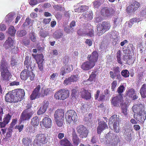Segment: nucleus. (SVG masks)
Returning <instances> with one entry per match:
<instances>
[{
    "instance_id": "69168bd1",
    "label": "nucleus",
    "mask_w": 146,
    "mask_h": 146,
    "mask_svg": "<svg viewBox=\"0 0 146 146\" xmlns=\"http://www.w3.org/2000/svg\"><path fill=\"white\" fill-rule=\"evenodd\" d=\"M111 42L112 44L114 46L116 45L117 44H118L119 41V38H116L113 39H111Z\"/></svg>"
},
{
    "instance_id": "2eb2a0df",
    "label": "nucleus",
    "mask_w": 146,
    "mask_h": 146,
    "mask_svg": "<svg viewBox=\"0 0 146 146\" xmlns=\"http://www.w3.org/2000/svg\"><path fill=\"white\" fill-rule=\"evenodd\" d=\"M95 66L88 60L84 62L81 65V68L84 70L87 71L93 68Z\"/></svg>"
},
{
    "instance_id": "338daca9",
    "label": "nucleus",
    "mask_w": 146,
    "mask_h": 146,
    "mask_svg": "<svg viewBox=\"0 0 146 146\" xmlns=\"http://www.w3.org/2000/svg\"><path fill=\"white\" fill-rule=\"evenodd\" d=\"M101 5L100 3L98 1H95L93 2V5L95 8H98Z\"/></svg>"
},
{
    "instance_id": "6ab92c4d",
    "label": "nucleus",
    "mask_w": 146,
    "mask_h": 146,
    "mask_svg": "<svg viewBox=\"0 0 146 146\" xmlns=\"http://www.w3.org/2000/svg\"><path fill=\"white\" fill-rule=\"evenodd\" d=\"M42 145L46 144L48 141L47 137L44 134L39 133L37 134L36 136Z\"/></svg>"
},
{
    "instance_id": "20e7f679",
    "label": "nucleus",
    "mask_w": 146,
    "mask_h": 146,
    "mask_svg": "<svg viewBox=\"0 0 146 146\" xmlns=\"http://www.w3.org/2000/svg\"><path fill=\"white\" fill-rule=\"evenodd\" d=\"M13 95L16 103L21 101L25 96V92L23 89H17L11 91Z\"/></svg>"
},
{
    "instance_id": "5701e85b",
    "label": "nucleus",
    "mask_w": 146,
    "mask_h": 146,
    "mask_svg": "<svg viewBox=\"0 0 146 146\" xmlns=\"http://www.w3.org/2000/svg\"><path fill=\"white\" fill-rule=\"evenodd\" d=\"M27 69H24L20 73V78L23 80L26 81L27 79V77L29 70Z\"/></svg>"
},
{
    "instance_id": "b1692460",
    "label": "nucleus",
    "mask_w": 146,
    "mask_h": 146,
    "mask_svg": "<svg viewBox=\"0 0 146 146\" xmlns=\"http://www.w3.org/2000/svg\"><path fill=\"white\" fill-rule=\"evenodd\" d=\"M131 132V130L129 129H126L124 132V137L126 140L128 141H130L132 139Z\"/></svg>"
},
{
    "instance_id": "4d7b16f0",
    "label": "nucleus",
    "mask_w": 146,
    "mask_h": 146,
    "mask_svg": "<svg viewBox=\"0 0 146 146\" xmlns=\"http://www.w3.org/2000/svg\"><path fill=\"white\" fill-rule=\"evenodd\" d=\"M31 19L29 18H27L25 22L23 24V27H25L29 25L31 23Z\"/></svg>"
},
{
    "instance_id": "864d4df0",
    "label": "nucleus",
    "mask_w": 146,
    "mask_h": 146,
    "mask_svg": "<svg viewBox=\"0 0 146 146\" xmlns=\"http://www.w3.org/2000/svg\"><path fill=\"white\" fill-rule=\"evenodd\" d=\"M33 146H41L42 145V144L40 143L39 141L37 139L36 137L33 141Z\"/></svg>"
},
{
    "instance_id": "de8ad7c7",
    "label": "nucleus",
    "mask_w": 146,
    "mask_h": 146,
    "mask_svg": "<svg viewBox=\"0 0 146 146\" xmlns=\"http://www.w3.org/2000/svg\"><path fill=\"white\" fill-rule=\"evenodd\" d=\"M125 90V87L123 85H120L117 89V92L118 95L121 96V94Z\"/></svg>"
},
{
    "instance_id": "3c124183",
    "label": "nucleus",
    "mask_w": 146,
    "mask_h": 146,
    "mask_svg": "<svg viewBox=\"0 0 146 146\" xmlns=\"http://www.w3.org/2000/svg\"><path fill=\"white\" fill-rule=\"evenodd\" d=\"M35 76L34 73L32 71H29L27 77V79L29 78L31 81H33L35 79Z\"/></svg>"
},
{
    "instance_id": "412c9836",
    "label": "nucleus",
    "mask_w": 146,
    "mask_h": 146,
    "mask_svg": "<svg viewBox=\"0 0 146 146\" xmlns=\"http://www.w3.org/2000/svg\"><path fill=\"white\" fill-rule=\"evenodd\" d=\"M55 119L64 118V110L62 109H58L55 111L54 115Z\"/></svg>"
},
{
    "instance_id": "6e6d98bb",
    "label": "nucleus",
    "mask_w": 146,
    "mask_h": 146,
    "mask_svg": "<svg viewBox=\"0 0 146 146\" xmlns=\"http://www.w3.org/2000/svg\"><path fill=\"white\" fill-rule=\"evenodd\" d=\"M71 79L70 77L68 78H66L65 80L64 81L63 84L64 85L67 86L69 84H70L72 82L70 80Z\"/></svg>"
},
{
    "instance_id": "bf43d9fd",
    "label": "nucleus",
    "mask_w": 146,
    "mask_h": 146,
    "mask_svg": "<svg viewBox=\"0 0 146 146\" xmlns=\"http://www.w3.org/2000/svg\"><path fill=\"white\" fill-rule=\"evenodd\" d=\"M113 23L114 24V26H116L119 25L120 23V20L119 19L117 18L114 19L113 20Z\"/></svg>"
},
{
    "instance_id": "dca6fc26",
    "label": "nucleus",
    "mask_w": 146,
    "mask_h": 146,
    "mask_svg": "<svg viewBox=\"0 0 146 146\" xmlns=\"http://www.w3.org/2000/svg\"><path fill=\"white\" fill-rule=\"evenodd\" d=\"M49 102L48 101H44L42 103V105L37 112V114L40 115L44 113L48 107Z\"/></svg>"
},
{
    "instance_id": "a878e982",
    "label": "nucleus",
    "mask_w": 146,
    "mask_h": 146,
    "mask_svg": "<svg viewBox=\"0 0 146 146\" xmlns=\"http://www.w3.org/2000/svg\"><path fill=\"white\" fill-rule=\"evenodd\" d=\"M81 96L86 100L90 99L91 98V94L88 90H84L81 92Z\"/></svg>"
},
{
    "instance_id": "f3484780",
    "label": "nucleus",
    "mask_w": 146,
    "mask_h": 146,
    "mask_svg": "<svg viewBox=\"0 0 146 146\" xmlns=\"http://www.w3.org/2000/svg\"><path fill=\"white\" fill-rule=\"evenodd\" d=\"M98 124L97 128V133L98 134H100L102 131L107 128L108 126L104 121H100L99 123Z\"/></svg>"
},
{
    "instance_id": "5fc2aeb1",
    "label": "nucleus",
    "mask_w": 146,
    "mask_h": 146,
    "mask_svg": "<svg viewBox=\"0 0 146 146\" xmlns=\"http://www.w3.org/2000/svg\"><path fill=\"white\" fill-rule=\"evenodd\" d=\"M117 85V81L114 80L111 84V89L112 91H115V89Z\"/></svg>"
},
{
    "instance_id": "a19ab883",
    "label": "nucleus",
    "mask_w": 146,
    "mask_h": 146,
    "mask_svg": "<svg viewBox=\"0 0 146 146\" xmlns=\"http://www.w3.org/2000/svg\"><path fill=\"white\" fill-rule=\"evenodd\" d=\"M64 118L55 119V121L56 124L59 127H61L63 124Z\"/></svg>"
},
{
    "instance_id": "c85d7f7f",
    "label": "nucleus",
    "mask_w": 146,
    "mask_h": 146,
    "mask_svg": "<svg viewBox=\"0 0 146 146\" xmlns=\"http://www.w3.org/2000/svg\"><path fill=\"white\" fill-rule=\"evenodd\" d=\"M32 55L34 56L37 63L43 62V61L44 60V57L42 54H37L36 55H34L33 54Z\"/></svg>"
},
{
    "instance_id": "ddd939ff",
    "label": "nucleus",
    "mask_w": 146,
    "mask_h": 146,
    "mask_svg": "<svg viewBox=\"0 0 146 146\" xmlns=\"http://www.w3.org/2000/svg\"><path fill=\"white\" fill-rule=\"evenodd\" d=\"M4 46L6 49L12 50L15 48V46L14 45V41L9 37L5 41Z\"/></svg>"
},
{
    "instance_id": "49530a36",
    "label": "nucleus",
    "mask_w": 146,
    "mask_h": 146,
    "mask_svg": "<svg viewBox=\"0 0 146 146\" xmlns=\"http://www.w3.org/2000/svg\"><path fill=\"white\" fill-rule=\"evenodd\" d=\"M27 34L26 31L24 30L18 31L17 34L20 37H22L25 36Z\"/></svg>"
},
{
    "instance_id": "774afa93",
    "label": "nucleus",
    "mask_w": 146,
    "mask_h": 146,
    "mask_svg": "<svg viewBox=\"0 0 146 146\" xmlns=\"http://www.w3.org/2000/svg\"><path fill=\"white\" fill-rule=\"evenodd\" d=\"M17 62L16 60L13 58H11V64L12 66H14L17 65Z\"/></svg>"
},
{
    "instance_id": "4c0bfd02",
    "label": "nucleus",
    "mask_w": 146,
    "mask_h": 146,
    "mask_svg": "<svg viewBox=\"0 0 146 146\" xmlns=\"http://www.w3.org/2000/svg\"><path fill=\"white\" fill-rule=\"evenodd\" d=\"M134 8L133 6L131 5V4L130 5L128 6L126 8V11L128 13H133L135 12L137 10L135 9L134 10Z\"/></svg>"
},
{
    "instance_id": "c756f323",
    "label": "nucleus",
    "mask_w": 146,
    "mask_h": 146,
    "mask_svg": "<svg viewBox=\"0 0 146 146\" xmlns=\"http://www.w3.org/2000/svg\"><path fill=\"white\" fill-rule=\"evenodd\" d=\"M140 93L142 97L145 98L146 97V84H143L140 90Z\"/></svg>"
},
{
    "instance_id": "c03bdc74",
    "label": "nucleus",
    "mask_w": 146,
    "mask_h": 146,
    "mask_svg": "<svg viewBox=\"0 0 146 146\" xmlns=\"http://www.w3.org/2000/svg\"><path fill=\"white\" fill-rule=\"evenodd\" d=\"M40 36L42 38H45L48 35L49 33L48 31H44L42 29L40 31Z\"/></svg>"
},
{
    "instance_id": "473e14b6",
    "label": "nucleus",
    "mask_w": 146,
    "mask_h": 146,
    "mask_svg": "<svg viewBox=\"0 0 146 146\" xmlns=\"http://www.w3.org/2000/svg\"><path fill=\"white\" fill-rule=\"evenodd\" d=\"M22 141L24 146H29L31 142V139L28 137L23 138Z\"/></svg>"
},
{
    "instance_id": "052dcab7",
    "label": "nucleus",
    "mask_w": 146,
    "mask_h": 146,
    "mask_svg": "<svg viewBox=\"0 0 146 146\" xmlns=\"http://www.w3.org/2000/svg\"><path fill=\"white\" fill-rule=\"evenodd\" d=\"M27 132H28L29 133H34L35 132V130L33 129V127L32 126H29L27 128Z\"/></svg>"
},
{
    "instance_id": "39448f33",
    "label": "nucleus",
    "mask_w": 146,
    "mask_h": 146,
    "mask_svg": "<svg viewBox=\"0 0 146 146\" xmlns=\"http://www.w3.org/2000/svg\"><path fill=\"white\" fill-rule=\"evenodd\" d=\"M24 64L27 69L30 70L32 69V67L33 68L35 66L36 62L31 56H27L25 57Z\"/></svg>"
},
{
    "instance_id": "aec40b11",
    "label": "nucleus",
    "mask_w": 146,
    "mask_h": 146,
    "mask_svg": "<svg viewBox=\"0 0 146 146\" xmlns=\"http://www.w3.org/2000/svg\"><path fill=\"white\" fill-rule=\"evenodd\" d=\"M5 101L11 103H16L15 99L11 91L6 94L5 95Z\"/></svg>"
},
{
    "instance_id": "a211bd4d",
    "label": "nucleus",
    "mask_w": 146,
    "mask_h": 146,
    "mask_svg": "<svg viewBox=\"0 0 146 146\" xmlns=\"http://www.w3.org/2000/svg\"><path fill=\"white\" fill-rule=\"evenodd\" d=\"M0 64V71L1 73L9 71L8 68V64L4 60H1Z\"/></svg>"
},
{
    "instance_id": "f8f14e48",
    "label": "nucleus",
    "mask_w": 146,
    "mask_h": 146,
    "mask_svg": "<svg viewBox=\"0 0 146 146\" xmlns=\"http://www.w3.org/2000/svg\"><path fill=\"white\" fill-rule=\"evenodd\" d=\"M115 11L112 8L109 9L107 7H104L102 9L100 13L103 16L108 17L112 15L114 13Z\"/></svg>"
},
{
    "instance_id": "423d86ee",
    "label": "nucleus",
    "mask_w": 146,
    "mask_h": 146,
    "mask_svg": "<svg viewBox=\"0 0 146 146\" xmlns=\"http://www.w3.org/2000/svg\"><path fill=\"white\" fill-rule=\"evenodd\" d=\"M76 131L80 138H83L87 137L88 131L86 127L83 125H80L77 127Z\"/></svg>"
},
{
    "instance_id": "4468645a",
    "label": "nucleus",
    "mask_w": 146,
    "mask_h": 146,
    "mask_svg": "<svg viewBox=\"0 0 146 146\" xmlns=\"http://www.w3.org/2000/svg\"><path fill=\"white\" fill-rule=\"evenodd\" d=\"M72 140L74 145L77 146L81 142V140L78 138L75 130L72 129Z\"/></svg>"
},
{
    "instance_id": "f257e3e1",
    "label": "nucleus",
    "mask_w": 146,
    "mask_h": 146,
    "mask_svg": "<svg viewBox=\"0 0 146 146\" xmlns=\"http://www.w3.org/2000/svg\"><path fill=\"white\" fill-rule=\"evenodd\" d=\"M132 109L135 113L134 118L138 121L143 123L146 119V112L143 104L140 103L135 105Z\"/></svg>"
},
{
    "instance_id": "6e6552de",
    "label": "nucleus",
    "mask_w": 146,
    "mask_h": 146,
    "mask_svg": "<svg viewBox=\"0 0 146 146\" xmlns=\"http://www.w3.org/2000/svg\"><path fill=\"white\" fill-rule=\"evenodd\" d=\"M77 33L80 36H88L90 37H93L94 36V32L93 28L87 29L85 31L82 29H79L77 31Z\"/></svg>"
},
{
    "instance_id": "7ed1b4c3",
    "label": "nucleus",
    "mask_w": 146,
    "mask_h": 146,
    "mask_svg": "<svg viewBox=\"0 0 146 146\" xmlns=\"http://www.w3.org/2000/svg\"><path fill=\"white\" fill-rule=\"evenodd\" d=\"M65 119L67 124L70 123L72 121L76 122L77 116L76 112L73 110H69L66 112Z\"/></svg>"
},
{
    "instance_id": "37998d69",
    "label": "nucleus",
    "mask_w": 146,
    "mask_h": 146,
    "mask_svg": "<svg viewBox=\"0 0 146 146\" xmlns=\"http://www.w3.org/2000/svg\"><path fill=\"white\" fill-rule=\"evenodd\" d=\"M53 35L54 38L58 39L62 37L63 35V34L62 33L57 31L55 32Z\"/></svg>"
},
{
    "instance_id": "0eeeda50",
    "label": "nucleus",
    "mask_w": 146,
    "mask_h": 146,
    "mask_svg": "<svg viewBox=\"0 0 146 146\" xmlns=\"http://www.w3.org/2000/svg\"><path fill=\"white\" fill-rule=\"evenodd\" d=\"M33 114V111L24 110L20 116V121L22 122L29 120L32 117Z\"/></svg>"
},
{
    "instance_id": "9d476101",
    "label": "nucleus",
    "mask_w": 146,
    "mask_h": 146,
    "mask_svg": "<svg viewBox=\"0 0 146 146\" xmlns=\"http://www.w3.org/2000/svg\"><path fill=\"white\" fill-rule=\"evenodd\" d=\"M122 96L118 95L112 98L111 100V104L114 107H117L122 103Z\"/></svg>"
},
{
    "instance_id": "4be33fe9",
    "label": "nucleus",
    "mask_w": 146,
    "mask_h": 146,
    "mask_svg": "<svg viewBox=\"0 0 146 146\" xmlns=\"http://www.w3.org/2000/svg\"><path fill=\"white\" fill-rule=\"evenodd\" d=\"M113 72L110 71V77L112 79H114L115 77V75L120 73L119 67L118 66L115 67L113 68Z\"/></svg>"
},
{
    "instance_id": "09e8293b",
    "label": "nucleus",
    "mask_w": 146,
    "mask_h": 146,
    "mask_svg": "<svg viewBox=\"0 0 146 146\" xmlns=\"http://www.w3.org/2000/svg\"><path fill=\"white\" fill-rule=\"evenodd\" d=\"M70 78L71 79L70 80L72 82H77L78 80L79 76L78 74L76 75H72Z\"/></svg>"
},
{
    "instance_id": "2f4dec72",
    "label": "nucleus",
    "mask_w": 146,
    "mask_h": 146,
    "mask_svg": "<svg viewBox=\"0 0 146 146\" xmlns=\"http://www.w3.org/2000/svg\"><path fill=\"white\" fill-rule=\"evenodd\" d=\"M83 15L84 18L88 21L92 19L93 13H92L88 12L87 13H84Z\"/></svg>"
},
{
    "instance_id": "e433bc0d",
    "label": "nucleus",
    "mask_w": 146,
    "mask_h": 146,
    "mask_svg": "<svg viewBox=\"0 0 146 146\" xmlns=\"http://www.w3.org/2000/svg\"><path fill=\"white\" fill-rule=\"evenodd\" d=\"M97 72L96 71H95L92 72L91 74L90 75L88 80L90 82H92L95 79L97 76L96 73Z\"/></svg>"
},
{
    "instance_id": "a18cd8bd",
    "label": "nucleus",
    "mask_w": 146,
    "mask_h": 146,
    "mask_svg": "<svg viewBox=\"0 0 146 146\" xmlns=\"http://www.w3.org/2000/svg\"><path fill=\"white\" fill-rule=\"evenodd\" d=\"M11 116L10 115L9 113L7 114L5 116L3 119V121L7 124L9 122L11 118Z\"/></svg>"
},
{
    "instance_id": "13d9d810",
    "label": "nucleus",
    "mask_w": 146,
    "mask_h": 146,
    "mask_svg": "<svg viewBox=\"0 0 146 146\" xmlns=\"http://www.w3.org/2000/svg\"><path fill=\"white\" fill-rule=\"evenodd\" d=\"M110 38L111 39L118 38L116 32H112L111 34Z\"/></svg>"
},
{
    "instance_id": "f704fd0d",
    "label": "nucleus",
    "mask_w": 146,
    "mask_h": 146,
    "mask_svg": "<svg viewBox=\"0 0 146 146\" xmlns=\"http://www.w3.org/2000/svg\"><path fill=\"white\" fill-rule=\"evenodd\" d=\"M59 143L61 145L63 146H68L70 143L69 141L65 137L60 140Z\"/></svg>"
},
{
    "instance_id": "8fccbe9b",
    "label": "nucleus",
    "mask_w": 146,
    "mask_h": 146,
    "mask_svg": "<svg viewBox=\"0 0 146 146\" xmlns=\"http://www.w3.org/2000/svg\"><path fill=\"white\" fill-rule=\"evenodd\" d=\"M29 37L31 40L33 42H35L36 40L35 33L34 32H31L29 34Z\"/></svg>"
},
{
    "instance_id": "0e129e2a",
    "label": "nucleus",
    "mask_w": 146,
    "mask_h": 146,
    "mask_svg": "<svg viewBox=\"0 0 146 146\" xmlns=\"http://www.w3.org/2000/svg\"><path fill=\"white\" fill-rule=\"evenodd\" d=\"M66 73H67L65 70V68L64 67H62L61 68V72L60 73V76L62 75V76H64Z\"/></svg>"
},
{
    "instance_id": "603ef678",
    "label": "nucleus",
    "mask_w": 146,
    "mask_h": 146,
    "mask_svg": "<svg viewBox=\"0 0 146 146\" xmlns=\"http://www.w3.org/2000/svg\"><path fill=\"white\" fill-rule=\"evenodd\" d=\"M131 4L132 6H133V7H134V10H135V9L137 10L140 6V4L139 3L136 1L133 2L131 3Z\"/></svg>"
},
{
    "instance_id": "ea45409f",
    "label": "nucleus",
    "mask_w": 146,
    "mask_h": 146,
    "mask_svg": "<svg viewBox=\"0 0 146 146\" xmlns=\"http://www.w3.org/2000/svg\"><path fill=\"white\" fill-rule=\"evenodd\" d=\"M16 30L14 27L13 26H11L9 29L8 32L9 33L11 36H13L15 35Z\"/></svg>"
},
{
    "instance_id": "58836bf2",
    "label": "nucleus",
    "mask_w": 146,
    "mask_h": 146,
    "mask_svg": "<svg viewBox=\"0 0 146 146\" xmlns=\"http://www.w3.org/2000/svg\"><path fill=\"white\" fill-rule=\"evenodd\" d=\"M119 121H117L114 122L113 126L114 131L116 133H118L119 132Z\"/></svg>"
},
{
    "instance_id": "e2e57ef3",
    "label": "nucleus",
    "mask_w": 146,
    "mask_h": 146,
    "mask_svg": "<svg viewBox=\"0 0 146 146\" xmlns=\"http://www.w3.org/2000/svg\"><path fill=\"white\" fill-rule=\"evenodd\" d=\"M54 9L56 11H61L62 10V7L58 5H55L53 6Z\"/></svg>"
},
{
    "instance_id": "7c9ffc66",
    "label": "nucleus",
    "mask_w": 146,
    "mask_h": 146,
    "mask_svg": "<svg viewBox=\"0 0 146 146\" xmlns=\"http://www.w3.org/2000/svg\"><path fill=\"white\" fill-rule=\"evenodd\" d=\"M31 123L34 127L38 126L39 123V119L38 117L37 116L33 117L31 119Z\"/></svg>"
},
{
    "instance_id": "f03ea898",
    "label": "nucleus",
    "mask_w": 146,
    "mask_h": 146,
    "mask_svg": "<svg viewBox=\"0 0 146 146\" xmlns=\"http://www.w3.org/2000/svg\"><path fill=\"white\" fill-rule=\"evenodd\" d=\"M111 27L110 22L104 21L98 24L97 25V34L99 36L102 35L106 31L109 30Z\"/></svg>"
},
{
    "instance_id": "1a4fd4ad",
    "label": "nucleus",
    "mask_w": 146,
    "mask_h": 146,
    "mask_svg": "<svg viewBox=\"0 0 146 146\" xmlns=\"http://www.w3.org/2000/svg\"><path fill=\"white\" fill-rule=\"evenodd\" d=\"M98 54L97 52L95 50L91 54L88 55L87 58L88 61L95 66L98 61Z\"/></svg>"
},
{
    "instance_id": "680f3d73",
    "label": "nucleus",
    "mask_w": 146,
    "mask_h": 146,
    "mask_svg": "<svg viewBox=\"0 0 146 146\" xmlns=\"http://www.w3.org/2000/svg\"><path fill=\"white\" fill-rule=\"evenodd\" d=\"M12 130L10 129L9 131H8L6 134V137H5V139H8L9 138H10L11 136L12 135Z\"/></svg>"
},
{
    "instance_id": "cd10ccee",
    "label": "nucleus",
    "mask_w": 146,
    "mask_h": 146,
    "mask_svg": "<svg viewBox=\"0 0 146 146\" xmlns=\"http://www.w3.org/2000/svg\"><path fill=\"white\" fill-rule=\"evenodd\" d=\"M61 89L62 100H64L68 98L69 96L70 92L67 90Z\"/></svg>"
},
{
    "instance_id": "79ce46f5",
    "label": "nucleus",
    "mask_w": 146,
    "mask_h": 146,
    "mask_svg": "<svg viewBox=\"0 0 146 146\" xmlns=\"http://www.w3.org/2000/svg\"><path fill=\"white\" fill-rule=\"evenodd\" d=\"M121 75L124 77L126 78L129 76V72L127 70H123L121 72Z\"/></svg>"
},
{
    "instance_id": "393cba45",
    "label": "nucleus",
    "mask_w": 146,
    "mask_h": 146,
    "mask_svg": "<svg viewBox=\"0 0 146 146\" xmlns=\"http://www.w3.org/2000/svg\"><path fill=\"white\" fill-rule=\"evenodd\" d=\"M42 123L46 128H50L51 126V119L48 117H45L43 119Z\"/></svg>"
},
{
    "instance_id": "bb28decb",
    "label": "nucleus",
    "mask_w": 146,
    "mask_h": 146,
    "mask_svg": "<svg viewBox=\"0 0 146 146\" xmlns=\"http://www.w3.org/2000/svg\"><path fill=\"white\" fill-rule=\"evenodd\" d=\"M1 76L2 80L7 82L10 78L11 74L9 71L1 73Z\"/></svg>"
},
{
    "instance_id": "9b49d317",
    "label": "nucleus",
    "mask_w": 146,
    "mask_h": 146,
    "mask_svg": "<svg viewBox=\"0 0 146 146\" xmlns=\"http://www.w3.org/2000/svg\"><path fill=\"white\" fill-rule=\"evenodd\" d=\"M40 88L41 86L40 85H38L36 87L30 96L31 100H33L39 98L40 94Z\"/></svg>"
},
{
    "instance_id": "c9c22d12",
    "label": "nucleus",
    "mask_w": 146,
    "mask_h": 146,
    "mask_svg": "<svg viewBox=\"0 0 146 146\" xmlns=\"http://www.w3.org/2000/svg\"><path fill=\"white\" fill-rule=\"evenodd\" d=\"M54 98L56 100H62L61 89L56 92L54 95Z\"/></svg>"
},
{
    "instance_id": "72a5a7b5",
    "label": "nucleus",
    "mask_w": 146,
    "mask_h": 146,
    "mask_svg": "<svg viewBox=\"0 0 146 146\" xmlns=\"http://www.w3.org/2000/svg\"><path fill=\"white\" fill-rule=\"evenodd\" d=\"M135 94V90L131 88L127 90L126 94V96L131 98L133 95Z\"/></svg>"
}]
</instances>
